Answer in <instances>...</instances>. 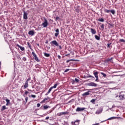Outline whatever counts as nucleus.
Wrapping results in <instances>:
<instances>
[{"instance_id": "nucleus-1", "label": "nucleus", "mask_w": 125, "mask_h": 125, "mask_svg": "<svg viewBox=\"0 0 125 125\" xmlns=\"http://www.w3.org/2000/svg\"><path fill=\"white\" fill-rule=\"evenodd\" d=\"M50 44L52 46H59V44L55 40L51 42Z\"/></svg>"}, {"instance_id": "nucleus-2", "label": "nucleus", "mask_w": 125, "mask_h": 125, "mask_svg": "<svg viewBox=\"0 0 125 125\" xmlns=\"http://www.w3.org/2000/svg\"><path fill=\"white\" fill-rule=\"evenodd\" d=\"M29 81H31V77L27 79L26 81H25L24 84L23 85L24 89H26V88H27V87H28V82H29Z\"/></svg>"}, {"instance_id": "nucleus-3", "label": "nucleus", "mask_w": 125, "mask_h": 125, "mask_svg": "<svg viewBox=\"0 0 125 125\" xmlns=\"http://www.w3.org/2000/svg\"><path fill=\"white\" fill-rule=\"evenodd\" d=\"M44 22H42V25L44 28H46L48 25V22L47 21V20L46 19L44 18Z\"/></svg>"}, {"instance_id": "nucleus-4", "label": "nucleus", "mask_w": 125, "mask_h": 125, "mask_svg": "<svg viewBox=\"0 0 125 125\" xmlns=\"http://www.w3.org/2000/svg\"><path fill=\"white\" fill-rule=\"evenodd\" d=\"M57 85H58V83H56L54 84V86H51L48 90V93H50V92L51 91V90H52V89H53V88H56V87H57Z\"/></svg>"}, {"instance_id": "nucleus-5", "label": "nucleus", "mask_w": 125, "mask_h": 125, "mask_svg": "<svg viewBox=\"0 0 125 125\" xmlns=\"http://www.w3.org/2000/svg\"><path fill=\"white\" fill-rule=\"evenodd\" d=\"M32 54L34 56L35 60L37 62H40L39 58H38L36 53H35V52H32Z\"/></svg>"}, {"instance_id": "nucleus-6", "label": "nucleus", "mask_w": 125, "mask_h": 125, "mask_svg": "<svg viewBox=\"0 0 125 125\" xmlns=\"http://www.w3.org/2000/svg\"><path fill=\"white\" fill-rule=\"evenodd\" d=\"M87 85H88V86H94L95 87L97 86V84L93 82H90L87 83Z\"/></svg>"}, {"instance_id": "nucleus-7", "label": "nucleus", "mask_w": 125, "mask_h": 125, "mask_svg": "<svg viewBox=\"0 0 125 125\" xmlns=\"http://www.w3.org/2000/svg\"><path fill=\"white\" fill-rule=\"evenodd\" d=\"M93 74L96 78L95 80V82H98V72L96 71V72H93Z\"/></svg>"}, {"instance_id": "nucleus-8", "label": "nucleus", "mask_w": 125, "mask_h": 125, "mask_svg": "<svg viewBox=\"0 0 125 125\" xmlns=\"http://www.w3.org/2000/svg\"><path fill=\"white\" fill-rule=\"evenodd\" d=\"M102 111H103V109L101 108L96 111L95 114L96 115H99V114H101L102 113Z\"/></svg>"}, {"instance_id": "nucleus-9", "label": "nucleus", "mask_w": 125, "mask_h": 125, "mask_svg": "<svg viewBox=\"0 0 125 125\" xmlns=\"http://www.w3.org/2000/svg\"><path fill=\"white\" fill-rule=\"evenodd\" d=\"M80 122H81L80 120H76L74 122H72L71 124L72 125H80Z\"/></svg>"}, {"instance_id": "nucleus-10", "label": "nucleus", "mask_w": 125, "mask_h": 125, "mask_svg": "<svg viewBox=\"0 0 125 125\" xmlns=\"http://www.w3.org/2000/svg\"><path fill=\"white\" fill-rule=\"evenodd\" d=\"M23 19H25V20L28 19V13L27 12H23Z\"/></svg>"}, {"instance_id": "nucleus-11", "label": "nucleus", "mask_w": 125, "mask_h": 125, "mask_svg": "<svg viewBox=\"0 0 125 125\" xmlns=\"http://www.w3.org/2000/svg\"><path fill=\"white\" fill-rule=\"evenodd\" d=\"M84 110H85V108L84 107H77L76 111V112H81V111H83Z\"/></svg>"}, {"instance_id": "nucleus-12", "label": "nucleus", "mask_w": 125, "mask_h": 125, "mask_svg": "<svg viewBox=\"0 0 125 125\" xmlns=\"http://www.w3.org/2000/svg\"><path fill=\"white\" fill-rule=\"evenodd\" d=\"M55 32H56V33H55V37L57 38V37H58V36L59 35V29H57L55 30Z\"/></svg>"}, {"instance_id": "nucleus-13", "label": "nucleus", "mask_w": 125, "mask_h": 125, "mask_svg": "<svg viewBox=\"0 0 125 125\" xmlns=\"http://www.w3.org/2000/svg\"><path fill=\"white\" fill-rule=\"evenodd\" d=\"M119 98L121 100H124V99H125V93L120 95Z\"/></svg>"}, {"instance_id": "nucleus-14", "label": "nucleus", "mask_w": 125, "mask_h": 125, "mask_svg": "<svg viewBox=\"0 0 125 125\" xmlns=\"http://www.w3.org/2000/svg\"><path fill=\"white\" fill-rule=\"evenodd\" d=\"M16 45V46H18V47H20V49H21V51H24L25 50V48L24 47H22L18 44H17Z\"/></svg>"}, {"instance_id": "nucleus-15", "label": "nucleus", "mask_w": 125, "mask_h": 125, "mask_svg": "<svg viewBox=\"0 0 125 125\" xmlns=\"http://www.w3.org/2000/svg\"><path fill=\"white\" fill-rule=\"evenodd\" d=\"M90 31L92 35H95V34H96V30L93 28H90Z\"/></svg>"}, {"instance_id": "nucleus-16", "label": "nucleus", "mask_w": 125, "mask_h": 125, "mask_svg": "<svg viewBox=\"0 0 125 125\" xmlns=\"http://www.w3.org/2000/svg\"><path fill=\"white\" fill-rule=\"evenodd\" d=\"M28 35L34 36L35 35V32L33 30H30L28 32Z\"/></svg>"}, {"instance_id": "nucleus-17", "label": "nucleus", "mask_w": 125, "mask_h": 125, "mask_svg": "<svg viewBox=\"0 0 125 125\" xmlns=\"http://www.w3.org/2000/svg\"><path fill=\"white\" fill-rule=\"evenodd\" d=\"M89 91L86 92L82 94V96H87L88 95H89Z\"/></svg>"}, {"instance_id": "nucleus-18", "label": "nucleus", "mask_w": 125, "mask_h": 125, "mask_svg": "<svg viewBox=\"0 0 125 125\" xmlns=\"http://www.w3.org/2000/svg\"><path fill=\"white\" fill-rule=\"evenodd\" d=\"M49 98V97H47L46 98H44L42 102L41 103H44V102H45V101H46V100H48V99Z\"/></svg>"}, {"instance_id": "nucleus-19", "label": "nucleus", "mask_w": 125, "mask_h": 125, "mask_svg": "<svg viewBox=\"0 0 125 125\" xmlns=\"http://www.w3.org/2000/svg\"><path fill=\"white\" fill-rule=\"evenodd\" d=\"M117 119V117H110L109 118H108L107 121H111V120H115Z\"/></svg>"}, {"instance_id": "nucleus-20", "label": "nucleus", "mask_w": 125, "mask_h": 125, "mask_svg": "<svg viewBox=\"0 0 125 125\" xmlns=\"http://www.w3.org/2000/svg\"><path fill=\"white\" fill-rule=\"evenodd\" d=\"M6 106L5 105H3L1 109V111H4V110L6 109Z\"/></svg>"}, {"instance_id": "nucleus-21", "label": "nucleus", "mask_w": 125, "mask_h": 125, "mask_svg": "<svg viewBox=\"0 0 125 125\" xmlns=\"http://www.w3.org/2000/svg\"><path fill=\"white\" fill-rule=\"evenodd\" d=\"M104 12H105V13H109L111 12V10H107V9H105L104 10Z\"/></svg>"}, {"instance_id": "nucleus-22", "label": "nucleus", "mask_w": 125, "mask_h": 125, "mask_svg": "<svg viewBox=\"0 0 125 125\" xmlns=\"http://www.w3.org/2000/svg\"><path fill=\"white\" fill-rule=\"evenodd\" d=\"M95 38L96 40H97V41H99L100 40V37L97 35H95Z\"/></svg>"}, {"instance_id": "nucleus-23", "label": "nucleus", "mask_w": 125, "mask_h": 125, "mask_svg": "<svg viewBox=\"0 0 125 125\" xmlns=\"http://www.w3.org/2000/svg\"><path fill=\"white\" fill-rule=\"evenodd\" d=\"M43 108H44V110H46V109H48V108H50V106H49L48 105H44Z\"/></svg>"}, {"instance_id": "nucleus-24", "label": "nucleus", "mask_w": 125, "mask_h": 125, "mask_svg": "<svg viewBox=\"0 0 125 125\" xmlns=\"http://www.w3.org/2000/svg\"><path fill=\"white\" fill-rule=\"evenodd\" d=\"M101 75H102V76H103L104 78H106V77H107V75H106V74H105L103 72H101Z\"/></svg>"}, {"instance_id": "nucleus-25", "label": "nucleus", "mask_w": 125, "mask_h": 125, "mask_svg": "<svg viewBox=\"0 0 125 125\" xmlns=\"http://www.w3.org/2000/svg\"><path fill=\"white\" fill-rule=\"evenodd\" d=\"M27 45L29 47L30 49H32V45L29 42H27Z\"/></svg>"}, {"instance_id": "nucleus-26", "label": "nucleus", "mask_w": 125, "mask_h": 125, "mask_svg": "<svg viewBox=\"0 0 125 125\" xmlns=\"http://www.w3.org/2000/svg\"><path fill=\"white\" fill-rule=\"evenodd\" d=\"M44 55L46 57H49V56H50V55L49 54H47V53H44Z\"/></svg>"}, {"instance_id": "nucleus-27", "label": "nucleus", "mask_w": 125, "mask_h": 125, "mask_svg": "<svg viewBox=\"0 0 125 125\" xmlns=\"http://www.w3.org/2000/svg\"><path fill=\"white\" fill-rule=\"evenodd\" d=\"M98 21H99L100 22H104V19L101 18L98 19Z\"/></svg>"}, {"instance_id": "nucleus-28", "label": "nucleus", "mask_w": 125, "mask_h": 125, "mask_svg": "<svg viewBox=\"0 0 125 125\" xmlns=\"http://www.w3.org/2000/svg\"><path fill=\"white\" fill-rule=\"evenodd\" d=\"M112 60H113V58L107 59L106 61V62H110V61H112Z\"/></svg>"}, {"instance_id": "nucleus-29", "label": "nucleus", "mask_w": 125, "mask_h": 125, "mask_svg": "<svg viewBox=\"0 0 125 125\" xmlns=\"http://www.w3.org/2000/svg\"><path fill=\"white\" fill-rule=\"evenodd\" d=\"M73 82H76V83H79V82H80V80L75 78V80H73Z\"/></svg>"}, {"instance_id": "nucleus-30", "label": "nucleus", "mask_w": 125, "mask_h": 125, "mask_svg": "<svg viewBox=\"0 0 125 125\" xmlns=\"http://www.w3.org/2000/svg\"><path fill=\"white\" fill-rule=\"evenodd\" d=\"M29 92H28V91H25L23 95H27L28 94H29Z\"/></svg>"}, {"instance_id": "nucleus-31", "label": "nucleus", "mask_w": 125, "mask_h": 125, "mask_svg": "<svg viewBox=\"0 0 125 125\" xmlns=\"http://www.w3.org/2000/svg\"><path fill=\"white\" fill-rule=\"evenodd\" d=\"M95 101H96V99H92L91 101H90V102L91 103H94V102H95Z\"/></svg>"}, {"instance_id": "nucleus-32", "label": "nucleus", "mask_w": 125, "mask_h": 125, "mask_svg": "<svg viewBox=\"0 0 125 125\" xmlns=\"http://www.w3.org/2000/svg\"><path fill=\"white\" fill-rule=\"evenodd\" d=\"M6 103L10 104V100L7 99H6Z\"/></svg>"}, {"instance_id": "nucleus-33", "label": "nucleus", "mask_w": 125, "mask_h": 125, "mask_svg": "<svg viewBox=\"0 0 125 125\" xmlns=\"http://www.w3.org/2000/svg\"><path fill=\"white\" fill-rule=\"evenodd\" d=\"M110 12L113 14V15L115 14V10H110Z\"/></svg>"}, {"instance_id": "nucleus-34", "label": "nucleus", "mask_w": 125, "mask_h": 125, "mask_svg": "<svg viewBox=\"0 0 125 125\" xmlns=\"http://www.w3.org/2000/svg\"><path fill=\"white\" fill-rule=\"evenodd\" d=\"M70 61H75V60H74L73 59L67 60L66 61V63H69V62H70Z\"/></svg>"}, {"instance_id": "nucleus-35", "label": "nucleus", "mask_w": 125, "mask_h": 125, "mask_svg": "<svg viewBox=\"0 0 125 125\" xmlns=\"http://www.w3.org/2000/svg\"><path fill=\"white\" fill-rule=\"evenodd\" d=\"M31 96L32 98H36V97H37L36 95H31Z\"/></svg>"}, {"instance_id": "nucleus-36", "label": "nucleus", "mask_w": 125, "mask_h": 125, "mask_svg": "<svg viewBox=\"0 0 125 125\" xmlns=\"http://www.w3.org/2000/svg\"><path fill=\"white\" fill-rule=\"evenodd\" d=\"M120 42H125V41L124 39H120Z\"/></svg>"}, {"instance_id": "nucleus-37", "label": "nucleus", "mask_w": 125, "mask_h": 125, "mask_svg": "<svg viewBox=\"0 0 125 125\" xmlns=\"http://www.w3.org/2000/svg\"><path fill=\"white\" fill-rule=\"evenodd\" d=\"M62 115H63L62 112H60V113H58V116H59V117L60 116H62Z\"/></svg>"}, {"instance_id": "nucleus-38", "label": "nucleus", "mask_w": 125, "mask_h": 125, "mask_svg": "<svg viewBox=\"0 0 125 125\" xmlns=\"http://www.w3.org/2000/svg\"><path fill=\"white\" fill-rule=\"evenodd\" d=\"M104 24H102V25L101 26V29H103V30H104Z\"/></svg>"}, {"instance_id": "nucleus-39", "label": "nucleus", "mask_w": 125, "mask_h": 125, "mask_svg": "<svg viewBox=\"0 0 125 125\" xmlns=\"http://www.w3.org/2000/svg\"><path fill=\"white\" fill-rule=\"evenodd\" d=\"M28 97H26L25 98V103H27V102H28Z\"/></svg>"}, {"instance_id": "nucleus-40", "label": "nucleus", "mask_w": 125, "mask_h": 125, "mask_svg": "<svg viewBox=\"0 0 125 125\" xmlns=\"http://www.w3.org/2000/svg\"><path fill=\"white\" fill-rule=\"evenodd\" d=\"M22 60L24 61H27V59L26 58V57H23L22 58Z\"/></svg>"}, {"instance_id": "nucleus-41", "label": "nucleus", "mask_w": 125, "mask_h": 125, "mask_svg": "<svg viewBox=\"0 0 125 125\" xmlns=\"http://www.w3.org/2000/svg\"><path fill=\"white\" fill-rule=\"evenodd\" d=\"M68 71H70V69H66L64 71V73H67V72H68Z\"/></svg>"}, {"instance_id": "nucleus-42", "label": "nucleus", "mask_w": 125, "mask_h": 125, "mask_svg": "<svg viewBox=\"0 0 125 125\" xmlns=\"http://www.w3.org/2000/svg\"><path fill=\"white\" fill-rule=\"evenodd\" d=\"M59 19H60V18H59V17H57L56 18V21H57V20H59Z\"/></svg>"}, {"instance_id": "nucleus-43", "label": "nucleus", "mask_w": 125, "mask_h": 125, "mask_svg": "<svg viewBox=\"0 0 125 125\" xmlns=\"http://www.w3.org/2000/svg\"><path fill=\"white\" fill-rule=\"evenodd\" d=\"M62 115H67V112H62Z\"/></svg>"}, {"instance_id": "nucleus-44", "label": "nucleus", "mask_w": 125, "mask_h": 125, "mask_svg": "<svg viewBox=\"0 0 125 125\" xmlns=\"http://www.w3.org/2000/svg\"><path fill=\"white\" fill-rule=\"evenodd\" d=\"M111 44H112V43L107 44V47H110V45H111Z\"/></svg>"}, {"instance_id": "nucleus-45", "label": "nucleus", "mask_w": 125, "mask_h": 125, "mask_svg": "<svg viewBox=\"0 0 125 125\" xmlns=\"http://www.w3.org/2000/svg\"><path fill=\"white\" fill-rule=\"evenodd\" d=\"M37 107H40L41 106V104H37Z\"/></svg>"}, {"instance_id": "nucleus-46", "label": "nucleus", "mask_w": 125, "mask_h": 125, "mask_svg": "<svg viewBox=\"0 0 125 125\" xmlns=\"http://www.w3.org/2000/svg\"><path fill=\"white\" fill-rule=\"evenodd\" d=\"M58 58L59 59H61V56L60 55H58Z\"/></svg>"}, {"instance_id": "nucleus-47", "label": "nucleus", "mask_w": 125, "mask_h": 125, "mask_svg": "<svg viewBox=\"0 0 125 125\" xmlns=\"http://www.w3.org/2000/svg\"><path fill=\"white\" fill-rule=\"evenodd\" d=\"M59 47L60 49H62V46H61V45H59Z\"/></svg>"}, {"instance_id": "nucleus-48", "label": "nucleus", "mask_w": 125, "mask_h": 125, "mask_svg": "<svg viewBox=\"0 0 125 125\" xmlns=\"http://www.w3.org/2000/svg\"><path fill=\"white\" fill-rule=\"evenodd\" d=\"M45 43H46V44H47V43H48V41L47 40L45 42Z\"/></svg>"}, {"instance_id": "nucleus-49", "label": "nucleus", "mask_w": 125, "mask_h": 125, "mask_svg": "<svg viewBox=\"0 0 125 125\" xmlns=\"http://www.w3.org/2000/svg\"><path fill=\"white\" fill-rule=\"evenodd\" d=\"M48 119H49V117L48 116L45 118V120H48Z\"/></svg>"}, {"instance_id": "nucleus-50", "label": "nucleus", "mask_w": 125, "mask_h": 125, "mask_svg": "<svg viewBox=\"0 0 125 125\" xmlns=\"http://www.w3.org/2000/svg\"><path fill=\"white\" fill-rule=\"evenodd\" d=\"M1 65V62H0V68H1V66H0Z\"/></svg>"}, {"instance_id": "nucleus-51", "label": "nucleus", "mask_w": 125, "mask_h": 125, "mask_svg": "<svg viewBox=\"0 0 125 125\" xmlns=\"http://www.w3.org/2000/svg\"><path fill=\"white\" fill-rule=\"evenodd\" d=\"M48 94H49V93H48V92H47L45 94V95H48Z\"/></svg>"}, {"instance_id": "nucleus-52", "label": "nucleus", "mask_w": 125, "mask_h": 125, "mask_svg": "<svg viewBox=\"0 0 125 125\" xmlns=\"http://www.w3.org/2000/svg\"><path fill=\"white\" fill-rule=\"evenodd\" d=\"M9 104H8V103H6V106H8V105H9Z\"/></svg>"}, {"instance_id": "nucleus-53", "label": "nucleus", "mask_w": 125, "mask_h": 125, "mask_svg": "<svg viewBox=\"0 0 125 125\" xmlns=\"http://www.w3.org/2000/svg\"><path fill=\"white\" fill-rule=\"evenodd\" d=\"M68 55H70V54H66L65 56H68Z\"/></svg>"}, {"instance_id": "nucleus-54", "label": "nucleus", "mask_w": 125, "mask_h": 125, "mask_svg": "<svg viewBox=\"0 0 125 125\" xmlns=\"http://www.w3.org/2000/svg\"><path fill=\"white\" fill-rule=\"evenodd\" d=\"M37 45H38V46H40V44L38 43Z\"/></svg>"}, {"instance_id": "nucleus-55", "label": "nucleus", "mask_w": 125, "mask_h": 125, "mask_svg": "<svg viewBox=\"0 0 125 125\" xmlns=\"http://www.w3.org/2000/svg\"><path fill=\"white\" fill-rule=\"evenodd\" d=\"M28 91H32L31 90H30V89H28Z\"/></svg>"}, {"instance_id": "nucleus-56", "label": "nucleus", "mask_w": 125, "mask_h": 125, "mask_svg": "<svg viewBox=\"0 0 125 125\" xmlns=\"http://www.w3.org/2000/svg\"><path fill=\"white\" fill-rule=\"evenodd\" d=\"M28 96H29V98L31 97V95H30Z\"/></svg>"}, {"instance_id": "nucleus-57", "label": "nucleus", "mask_w": 125, "mask_h": 125, "mask_svg": "<svg viewBox=\"0 0 125 125\" xmlns=\"http://www.w3.org/2000/svg\"><path fill=\"white\" fill-rule=\"evenodd\" d=\"M89 78H92V76H90Z\"/></svg>"}, {"instance_id": "nucleus-58", "label": "nucleus", "mask_w": 125, "mask_h": 125, "mask_svg": "<svg viewBox=\"0 0 125 125\" xmlns=\"http://www.w3.org/2000/svg\"><path fill=\"white\" fill-rule=\"evenodd\" d=\"M110 26H113V25L109 24Z\"/></svg>"}]
</instances>
